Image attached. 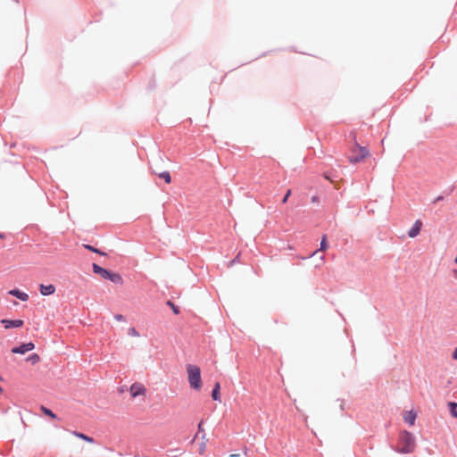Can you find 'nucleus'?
I'll return each mask as SVG.
<instances>
[{
  "instance_id": "obj_1",
  "label": "nucleus",
  "mask_w": 457,
  "mask_h": 457,
  "mask_svg": "<svg viewBox=\"0 0 457 457\" xmlns=\"http://www.w3.org/2000/svg\"><path fill=\"white\" fill-rule=\"evenodd\" d=\"M399 444L401 447L397 450L401 453H411L416 447L414 436L408 431L400 434Z\"/></svg>"
},
{
  "instance_id": "obj_2",
  "label": "nucleus",
  "mask_w": 457,
  "mask_h": 457,
  "mask_svg": "<svg viewBox=\"0 0 457 457\" xmlns=\"http://www.w3.org/2000/svg\"><path fill=\"white\" fill-rule=\"evenodd\" d=\"M187 373L190 386L195 390H200L202 387L200 368L196 365L188 364L187 366Z\"/></svg>"
},
{
  "instance_id": "obj_3",
  "label": "nucleus",
  "mask_w": 457,
  "mask_h": 457,
  "mask_svg": "<svg viewBox=\"0 0 457 457\" xmlns=\"http://www.w3.org/2000/svg\"><path fill=\"white\" fill-rule=\"evenodd\" d=\"M370 155V151L355 143L352 148V154L349 156V162L352 163H357L364 160Z\"/></svg>"
},
{
  "instance_id": "obj_4",
  "label": "nucleus",
  "mask_w": 457,
  "mask_h": 457,
  "mask_svg": "<svg viewBox=\"0 0 457 457\" xmlns=\"http://www.w3.org/2000/svg\"><path fill=\"white\" fill-rule=\"evenodd\" d=\"M129 392L133 398L138 396L144 397L146 394V387L142 383L136 382L130 386Z\"/></svg>"
},
{
  "instance_id": "obj_5",
  "label": "nucleus",
  "mask_w": 457,
  "mask_h": 457,
  "mask_svg": "<svg viewBox=\"0 0 457 457\" xmlns=\"http://www.w3.org/2000/svg\"><path fill=\"white\" fill-rule=\"evenodd\" d=\"M35 348V345L31 342L22 344L21 345L18 347H14L12 349V353H19V354H24L27 352H29Z\"/></svg>"
},
{
  "instance_id": "obj_6",
  "label": "nucleus",
  "mask_w": 457,
  "mask_h": 457,
  "mask_svg": "<svg viewBox=\"0 0 457 457\" xmlns=\"http://www.w3.org/2000/svg\"><path fill=\"white\" fill-rule=\"evenodd\" d=\"M421 227L422 221L420 220H417L412 228L408 231V236L411 238L416 237L420 234Z\"/></svg>"
},
{
  "instance_id": "obj_7",
  "label": "nucleus",
  "mask_w": 457,
  "mask_h": 457,
  "mask_svg": "<svg viewBox=\"0 0 457 457\" xmlns=\"http://www.w3.org/2000/svg\"><path fill=\"white\" fill-rule=\"evenodd\" d=\"M92 268H93V271L96 274H98L99 276H101L104 279L108 278L109 274H110L111 271L102 268L101 266H99L98 264H96V263H94L92 265Z\"/></svg>"
},
{
  "instance_id": "obj_8",
  "label": "nucleus",
  "mask_w": 457,
  "mask_h": 457,
  "mask_svg": "<svg viewBox=\"0 0 457 457\" xmlns=\"http://www.w3.org/2000/svg\"><path fill=\"white\" fill-rule=\"evenodd\" d=\"M2 323L4 325L5 328H20L23 325V321L21 320H3Z\"/></svg>"
},
{
  "instance_id": "obj_9",
  "label": "nucleus",
  "mask_w": 457,
  "mask_h": 457,
  "mask_svg": "<svg viewBox=\"0 0 457 457\" xmlns=\"http://www.w3.org/2000/svg\"><path fill=\"white\" fill-rule=\"evenodd\" d=\"M40 293L43 295H53L55 292V287L52 284L50 285H43L41 284L39 287Z\"/></svg>"
},
{
  "instance_id": "obj_10",
  "label": "nucleus",
  "mask_w": 457,
  "mask_h": 457,
  "mask_svg": "<svg viewBox=\"0 0 457 457\" xmlns=\"http://www.w3.org/2000/svg\"><path fill=\"white\" fill-rule=\"evenodd\" d=\"M9 295L15 296L23 302H26L29 300V295L27 293H24V292L19 290V289L10 290Z\"/></svg>"
},
{
  "instance_id": "obj_11",
  "label": "nucleus",
  "mask_w": 457,
  "mask_h": 457,
  "mask_svg": "<svg viewBox=\"0 0 457 457\" xmlns=\"http://www.w3.org/2000/svg\"><path fill=\"white\" fill-rule=\"evenodd\" d=\"M417 415L414 411H410L404 413L403 420L410 426H413L416 420Z\"/></svg>"
},
{
  "instance_id": "obj_12",
  "label": "nucleus",
  "mask_w": 457,
  "mask_h": 457,
  "mask_svg": "<svg viewBox=\"0 0 457 457\" xmlns=\"http://www.w3.org/2000/svg\"><path fill=\"white\" fill-rule=\"evenodd\" d=\"M328 243H327V237H326V235H324V236L322 237V238H321V241H320V249H318V250L314 251V252L310 255V257H312V256L317 255V254H318V253H319L320 251H321V252H325V251H327V249H328Z\"/></svg>"
},
{
  "instance_id": "obj_13",
  "label": "nucleus",
  "mask_w": 457,
  "mask_h": 457,
  "mask_svg": "<svg viewBox=\"0 0 457 457\" xmlns=\"http://www.w3.org/2000/svg\"><path fill=\"white\" fill-rule=\"evenodd\" d=\"M107 279L111 280L112 283H114L116 285L123 284V278H121V276L119 273L111 271Z\"/></svg>"
},
{
  "instance_id": "obj_14",
  "label": "nucleus",
  "mask_w": 457,
  "mask_h": 457,
  "mask_svg": "<svg viewBox=\"0 0 457 457\" xmlns=\"http://www.w3.org/2000/svg\"><path fill=\"white\" fill-rule=\"evenodd\" d=\"M220 385L219 382H216L214 385V387L212 389V397L213 400L220 402Z\"/></svg>"
},
{
  "instance_id": "obj_15",
  "label": "nucleus",
  "mask_w": 457,
  "mask_h": 457,
  "mask_svg": "<svg viewBox=\"0 0 457 457\" xmlns=\"http://www.w3.org/2000/svg\"><path fill=\"white\" fill-rule=\"evenodd\" d=\"M72 434L76 436V437H79L86 442H88V443H94V439L83 433H80V432H77V431H74L72 432Z\"/></svg>"
},
{
  "instance_id": "obj_16",
  "label": "nucleus",
  "mask_w": 457,
  "mask_h": 457,
  "mask_svg": "<svg viewBox=\"0 0 457 457\" xmlns=\"http://www.w3.org/2000/svg\"><path fill=\"white\" fill-rule=\"evenodd\" d=\"M207 441H208V439L206 438V435L204 433L202 436V443L200 444V447H199L200 454H203L205 452Z\"/></svg>"
},
{
  "instance_id": "obj_17",
  "label": "nucleus",
  "mask_w": 457,
  "mask_h": 457,
  "mask_svg": "<svg viewBox=\"0 0 457 457\" xmlns=\"http://www.w3.org/2000/svg\"><path fill=\"white\" fill-rule=\"evenodd\" d=\"M40 410L42 411V412L45 415L49 416L52 419H56V415L50 409H48V408H46L45 406H41Z\"/></svg>"
},
{
  "instance_id": "obj_18",
  "label": "nucleus",
  "mask_w": 457,
  "mask_h": 457,
  "mask_svg": "<svg viewBox=\"0 0 457 457\" xmlns=\"http://www.w3.org/2000/svg\"><path fill=\"white\" fill-rule=\"evenodd\" d=\"M159 177L165 180L166 183L170 184L171 182V177L170 172L163 171L159 174Z\"/></svg>"
},
{
  "instance_id": "obj_19",
  "label": "nucleus",
  "mask_w": 457,
  "mask_h": 457,
  "mask_svg": "<svg viewBox=\"0 0 457 457\" xmlns=\"http://www.w3.org/2000/svg\"><path fill=\"white\" fill-rule=\"evenodd\" d=\"M28 361L31 362L32 364H36L40 361V357L37 353H33L27 359Z\"/></svg>"
},
{
  "instance_id": "obj_20",
  "label": "nucleus",
  "mask_w": 457,
  "mask_h": 457,
  "mask_svg": "<svg viewBox=\"0 0 457 457\" xmlns=\"http://www.w3.org/2000/svg\"><path fill=\"white\" fill-rule=\"evenodd\" d=\"M451 415L457 418V403H449Z\"/></svg>"
},
{
  "instance_id": "obj_21",
  "label": "nucleus",
  "mask_w": 457,
  "mask_h": 457,
  "mask_svg": "<svg viewBox=\"0 0 457 457\" xmlns=\"http://www.w3.org/2000/svg\"><path fill=\"white\" fill-rule=\"evenodd\" d=\"M128 335L133 337H138L140 336L139 332L134 327L128 329Z\"/></svg>"
},
{
  "instance_id": "obj_22",
  "label": "nucleus",
  "mask_w": 457,
  "mask_h": 457,
  "mask_svg": "<svg viewBox=\"0 0 457 457\" xmlns=\"http://www.w3.org/2000/svg\"><path fill=\"white\" fill-rule=\"evenodd\" d=\"M84 247L89 251H92L94 253H97L99 254H102L104 255V253L100 252L98 249L95 248L94 246L90 245H84Z\"/></svg>"
},
{
  "instance_id": "obj_23",
  "label": "nucleus",
  "mask_w": 457,
  "mask_h": 457,
  "mask_svg": "<svg viewBox=\"0 0 457 457\" xmlns=\"http://www.w3.org/2000/svg\"><path fill=\"white\" fill-rule=\"evenodd\" d=\"M167 304H168L169 306H170V307H171V309H172V311H173V312H174L175 314H179V307H178V306H176V305H175L171 301H168V302H167Z\"/></svg>"
},
{
  "instance_id": "obj_24",
  "label": "nucleus",
  "mask_w": 457,
  "mask_h": 457,
  "mask_svg": "<svg viewBox=\"0 0 457 457\" xmlns=\"http://www.w3.org/2000/svg\"><path fill=\"white\" fill-rule=\"evenodd\" d=\"M291 195V190H287V194L285 195L283 200H282V203L283 204H286L287 202V199L289 197V195Z\"/></svg>"
},
{
  "instance_id": "obj_25",
  "label": "nucleus",
  "mask_w": 457,
  "mask_h": 457,
  "mask_svg": "<svg viewBox=\"0 0 457 457\" xmlns=\"http://www.w3.org/2000/svg\"><path fill=\"white\" fill-rule=\"evenodd\" d=\"M114 318H115V320H118V321H122V320H124V316H123V315H121V314H116Z\"/></svg>"
},
{
  "instance_id": "obj_26",
  "label": "nucleus",
  "mask_w": 457,
  "mask_h": 457,
  "mask_svg": "<svg viewBox=\"0 0 457 457\" xmlns=\"http://www.w3.org/2000/svg\"><path fill=\"white\" fill-rule=\"evenodd\" d=\"M452 357L453 360L457 361V347L454 349Z\"/></svg>"
},
{
  "instance_id": "obj_27",
  "label": "nucleus",
  "mask_w": 457,
  "mask_h": 457,
  "mask_svg": "<svg viewBox=\"0 0 457 457\" xmlns=\"http://www.w3.org/2000/svg\"><path fill=\"white\" fill-rule=\"evenodd\" d=\"M199 432H204L203 422H200L198 424V433Z\"/></svg>"
},
{
  "instance_id": "obj_28",
  "label": "nucleus",
  "mask_w": 457,
  "mask_h": 457,
  "mask_svg": "<svg viewBox=\"0 0 457 457\" xmlns=\"http://www.w3.org/2000/svg\"><path fill=\"white\" fill-rule=\"evenodd\" d=\"M320 265H317V267H320V266L323 265V264H324V262H325V257H324L323 255H322V256H320Z\"/></svg>"
},
{
  "instance_id": "obj_29",
  "label": "nucleus",
  "mask_w": 457,
  "mask_h": 457,
  "mask_svg": "<svg viewBox=\"0 0 457 457\" xmlns=\"http://www.w3.org/2000/svg\"><path fill=\"white\" fill-rule=\"evenodd\" d=\"M312 203L318 202V197H317V196H313V197L312 198Z\"/></svg>"
},
{
  "instance_id": "obj_30",
  "label": "nucleus",
  "mask_w": 457,
  "mask_h": 457,
  "mask_svg": "<svg viewBox=\"0 0 457 457\" xmlns=\"http://www.w3.org/2000/svg\"><path fill=\"white\" fill-rule=\"evenodd\" d=\"M230 457H239V454L238 453H232V454H230Z\"/></svg>"
},
{
  "instance_id": "obj_31",
  "label": "nucleus",
  "mask_w": 457,
  "mask_h": 457,
  "mask_svg": "<svg viewBox=\"0 0 457 457\" xmlns=\"http://www.w3.org/2000/svg\"><path fill=\"white\" fill-rule=\"evenodd\" d=\"M441 200H443V196H438V197L436 199V201H441Z\"/></svg>"
},
{
  "instance_id": "obj_32",
  "label": "nucleus",
  "mask_w": 457,
  "mask_h": 457,
  "mask_svg": "<svg viewBox=\"0 0 457 457\" xmlns=\"http://www.w3.org/2000/svg\"><path fill=\"white\" fill-rule=\"evenodd\" d=\"M454 274H455V276L457 277V270H454Z\"/></svg>"
},
{
  "instance_id": "obj_33",
  "label": "nucleus",
  "mask_w": 457,
  "mask_h": 457,
  "mask_svg": "<svg viewBox=\"0 0 457 457\" xmlns=\"http://www.w3.org/2000/svg\"><path fill=\"white\" fill-rule=\"evenodd\" d=\"M2 391H3V390H2V387L0 386V394L2 393Z\"/></svg>"
},
{
  "instance_id": "obj_34",
  "label": "nucleus",
  "mask_w": 457,
  "mask_h": 457,
  "mask_svg": "<svg viewBox=\"0 0 457 457\" xmlns=\"http://www.w3.org/2000/svg\"><path fill=\"white\" fill-rule=\"evenodd\" d=\"M454 262L457 263V257L455 258Z\"/></svg>"
},
{
  "instance_id": "obj_35",
  "label": "nucleus",
  "mask_w": 457,
  "mask_h": 457,
  "mask_svg": "<svg viewBox=\"0 0 457 457\" xmlns=\"http://www.w3.org/2000/svg\"><path fill=\"white\" fill-rule=\"evenodd\" d=\"M0 237H3V236L0 234Z\"/></svg>"
}]
</instances>
